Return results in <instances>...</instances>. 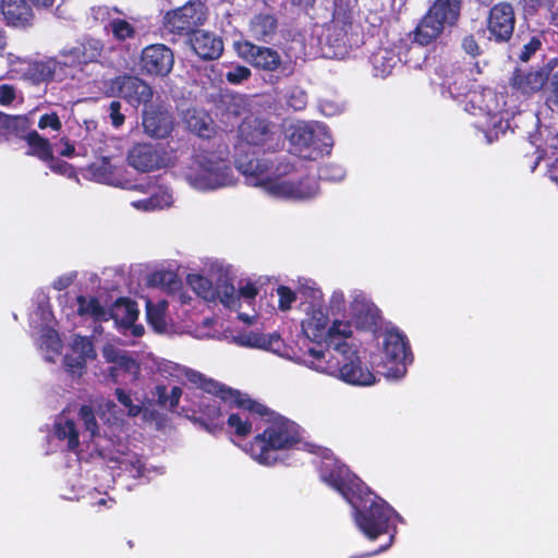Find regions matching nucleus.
I'll return each instance as SVG.
<instances>
[{
    "label": "nucleus",
    "mask_w": 558,
    "mask_h": 558,
    "mask_svg": "<svg viewBox=\"0 0 558 558\" xmlns=\"http://www.w3.org/2000/svg\"><path fill=\"white\" fill-rule=\"evenodd\" d=\"M106 29L110 31L113 38L118 41H124L135 37V27L126 20L116 17L109 21Z\"/></svg>",
    "instance_id": "nucleus-41"
},
{
    "label": "nucleus",
    "mask_w": 558,
    "mask_h": 558,
    "mask_svg": "<svg viewBox=\"0 0 558 558\" xmlns=\"http://www.w3.org/2000/svg\"><path fill=\"white\" fill-rule=\"evenodd\" d=\"M102 45L94 38L84 39L73 47L64 48L60 52L59 63L64 66H78L95 62L101 56Z\"/></svg>",
    "instance_id": "nucleus-18"
},
{
    "label": "nucleus",
    "mask_w": 558,
    "mask_h": 558,
    "mask_svg": "<svg viewBox=\"0 0 558 558\" xmlns=\"http://www.w3.org/2000/svg\"><path fill=\"white\" fill-rule=\"evenodd\" d=\"M441 86L453 99L465 97L473 87L469 73L460 68L451 69L450 73L445 75Z\"/></svg>",
    "instance_id": "nucleus-30"
},
{
    "label": "nucleus",
    "mask_w": 558,
    "mask_h": 558,
    "mask_svg": "<svg viewBox=\"0 0 558 558\" xmlns=\"http://www.w3.org/2000/svg\"><path fill=\"white\" fill-rule=\"evenodd\" d=\"M301 440L299 425L288 418L279 417L263 433L257 434L246 450L259 463L269 465L277 461L276 451L290 449Z\"/></svg>",
    "instance_id": "nucleus-4"
},
{
    "label": "nucleus",
    "mask_w": 558,
    "mask_h": 558,
    "mask_svg": "<svg viewBox=\"0 0 558 558\" xmlns=\"http://www.w3.org/2000/svg\"><path fill=\"white\" fill-rule=\"evenodd\" d=\"M86 361L87 360H85L84 356H80L77 354H66L64 356V365L66 371L73 375L77 374L81 376L83 374L84 369L86 368Z\"/></svg>",
    "instance_id": "nucleus-55"
},
{
    "label": "nucleus",
    "mask_w": 558,
    "mask_h": 558,
    "mask_svg": "<svg viewBox=\"0 0 558 558\" xmlns=\"http://www.w3.org/2000/svg\"><path fill=\"white\" fill-rule=\"evenodd\" d=\"M187 182L195 189L216 190L233 184L230 162L215 153L197 154L191 160L185 173Z\"/></svg>",
    "instance_id": "nucleus-5"
},
{
    "label": "nucleus",
    "mask_w": 558,
    "mask_h": 558,
    "mask_svg": "<svg viewBox=\"0 0 558 558\" xmlns=\"http://www.w3.org/2000/svg\"><path fill=\"white\" fill-rule=\"evenodd\" d=\"M207 20V10L201 0H191L163 15V28L170 34L187 36Z\"/></svg>",
    "instance_id": "nucleus-7"
},
{
    "label": "nucleus",
    "mask_w": 558,
    "mask_h": 558,
    "mask_svg": "<svg viewBox=\"0 0 558 558\" xmlns=\"http://www.w3.org/2000/svg\"><path fill=\"white\" fill-rule=\"evenodd\" d=\"M114 395L119 403L122 404L125 409H128L129 415L137 416L141 413V405L134 404L130 393L126 392L124 389L117 388Z\"/></svg>",
    "instance_id": "nucleus-53"
},
{
    "label": "nucleus",
    "mask_w": 558,
    "mask_h": 558,
    "mask_svg": "<svg viewBox=\"0 0 558 558\" xmlns=\"http://www.w3.org/2000/svg\"><path fill=\"white\" fill-rule=\"evenodd\" d=\"M29 71L34 81L49 82L53 80L56 68L50 61H39L35 62Z\"/></svg>",
    "instance_id": "nucleus-46"
},
{
    "label": "nucleus",
    "mask_w": 558,
    "mask_h": 558,
    "mask_svg": "<svg viewBox=\"0 0 558 558\" xmlns=\"http://www.w3.org/2000/svg\"><path fill=\"white\" fill-rule=\"evenodd\" d=\"M328 323V314L322 307H313L307 318L302 322L303 333L318 347H322L324 342L326 344L325 352L333 350V344H331V338L329 337L333 324L327 328Z\"/></svg>",
    "instance_id": "nucleus-17"
},
{
    "label": "nucleus",
    "mask_w": 558,
    "mask_h": 558,
    "mask_svg": "<svg viewBox=\"0 0 558 558\" xmlns=\"http://www.w3.org/2000/svg\"><path fill=\"white\" fill-rule=\"evenodd\" d=\"M189 129L202 138H210L215 134V125L210 117L194 112L186 119Z\"/></svg>",
    "instance_id": "nucleus-39"
},
{
    "label": "nucleus",
    "mask_w": 558,
    "mask_h": 558,
    "mask_svg": "<svg viewBox=\"0 0 558 558\" xmlns=\"http://www.w3.org/2000/svg\"><path fill=\"white\" fill-rule=\"evenodd\" d=\"M287 104L294 110L304 109L307 104V95L301 88L294 87L288 96Z\"/></svg>",
    "instance_id": "nucleus-58"
},
{
    "label": "nucleus",
    "mask_w": 558,
    "mask_h": 558,
    "mask_svg": "<svg viewBox=\"0 0 558 558\" xmlns=\"http://www.w3.org/2000/svg\"><path fill=\"white\" fill-rule=\"evenodd\" d=\"M357 3L359 0H333L331 20L326 26V44L333 49L335 57H343L364 41L363 26L355 19Z\"/></svg>",
    "instance_id": "nucleus-2"
},
{
    "label": "nucleus",
    "mask_w": 558,
    "mask_h": 558,
    "mask_svg": "<svg viewBox=\"0 0 558 558\" xmlns=\"http://www.w3.org/2000/svg\"><path fill=\"white\" fill-rule=\"evenodd\" d=\"M459 19L440 5V1H434L427 12L409 35L412 43L421 47L436 41L445 31V26H454Z\"/></svg>",
    "instance_id": "nucleus-8"
},
{
    "label": "nucleus",
    "mask_w": 558,
    "mask_h": 558,
    "mask_svg": "<svg viewBox=\"0 0 558 558\" xmlns=\"http://www.w3.org/2000/svg\"><path fill=\"white\" fill-rule=\"evenodd\" d=\"M547 78L548 72L544 69L525 71L515 68L509 78V84L513 90L524 96H532L543 89Z\"/></svg>",
    "instance_id": "nucleus-23"
},
{
    "label": "nucleus",
    "mask_w": 558,
    "mask_h": 558,
    "mask_svg": "<svg viewBox=\"0 0 558 558\" xmlns=\"http://www.w3.org/2000/svg\"><path fill=\"white\" fill-rule=\"evenodd\" d=\"M15 97V88L12 85H0V106H10L14 101Z\"/></svg>",
    "instance_id": "nucleus-63"
},
{
    "label": "nucleus",
    "mask_w": 558,
    "mask_h": 558,
    "mask_svg": "<svg viewBox=\"0 0 558 558\" xmlns=\"http://www.w3.org/2000/svg\"><path fill=\"white\" fill-rule=\"evenodd\" d=\"M277 293L279 296L278 307L281 311H287L291 308L292 303L296 300V294L289 287L280 286L277 289Z\"/></svg>",
    "instance_id": "nucleus-60"
},
{
    "label": "nucleus",
    "mask_w": 558,
    "mask_h": 558,
    "mask_svg": "<svg viewBox=\"0 0 558 558\" xmlns=\"http://www.w3.org/2000/svg\"><path fill=\"white\" fill-rule=\"evenodd\" d=\"M78 417L83 422L85 429L90 433L92 437H95L98 435V432H99L98 423H97L94 410L90 405H87V404L81 405L80 411H78Z\"/></svg>",
    "instance_id": "nucleus-48"
},
{
    "label": "nucleus",
    "mask_w": 558,
    "mask_h": 558,
    "mask_svg": "<svg viewBox=\"0 0 558 558\" xmlns=\"http://www.w3.org/2000/svg\"><path fill=\"white\" fill-rule=\"evenodd\" d=\"M252 75L251 70L245 65H235L226 73V78L231 84H241L248 80Z\"/></svg>",
    "instance_id": "nucleus-56"
},
{
    "label": "nucleus",
    "mask_w": 558,
    "mask_h": 558,
    "mask_svg": "<svg viewBox=\"0 0 558 558\" xmlns=\"http://www.w3.org/2000/svg\"><path fill=\"white\" fill-rule=\"evenodd\" d=\"M234 49L253 68L270 73L276 82L291 76L295 71V63L290 59L283 60L280 53L271 47L257 46L248 40H240L234 43Z\"/></svg>",
    "instance_id": "nucleus-6"
},
{
    "label": "nucleus",
    "mask_w": 558,
    "mask_h": 558,
    "mask_svg": "<svg viewBox=\"0 0 558 558\" xmlns=\"http://www.w3.org/2000/svg\"><path fill=\"white\" fill-rule=\"evenodd\" d=\"M116 84L118 85L119 96L132 107L137 108L140 105H147L153 98L150 85L137 76H119Z\"/></svg>",
    "instance_id": "nucleus-19"
},
{
    "label": "nucleus",
    "mask_w": 558,
    "mask_h": 558,
    "mask_svg": "<svg viewBox=\"0 0 558 558\" xmlns=\"http://www.w3.org/2000/svg\"><path fill=\"white\" fill-rule=\"evenodd\" d=\"M121 109L122 106L119 100H112L108 106L110 122L114 129L121 128L125 122V116Z\"/></svg>",
    "instance_id": "nucleus-57"
},
{
    "label": "nucleus",
    "mask_w": 558,
    "mask_h": 558,
    "mask_svg": "<svg viewBox=\"0 0 558 558\" xmlns=\"http://www.w3.org/2000/svg\"><path fill=\"white\" fill-rule=\"evenodd\" d=\"M193 51L203 60H216L223 52L221 37L210 32L196 31L191 38Z\"/></svg>",
    "instance_id": "nucleus-25"
},
{
    "label": "nucleus",
    "mask_w": 558,
    "mask_h": 558,
    "mask_svg": "<svg viewBox=\"0 0 558 558\" xmlns=\"http://www.w3.org/2000/svg\"><path fill=\"white\" fill-rule=\"evenodd\" d=\"M54 435L59 440H68V449L75 450L80 446L78 430L71 418L56 422L53 425Z\"/></svg>",
    "instance_id": "nucleus-36"
},
{
    "label": "nucleus",
    "mask_w": 558,
    "mask_h": 558,
    "mask_svg": "<svg viewBox=\"0 0 558 558\" xmlns=\"http://www.w3.org/2000/svg\"><path fill=\"white\" fill-rule=\"evenodd\" d=\"M227 402L230 404V408L235 407L241 410L240 412H245L248 415L257 414L259 416H265L268 414L267 407L252 400L247 395H242L239 390L232 388L230 396L226 397L225 403Z\"/></svg>",
    "instance_id": "nucleus-33"
},
{
    "label": "nucleus",
    "mask_w": 558,
    "mask_h": 558,
    "mask_svg": "<svg viewBox=\"0 0 558 558\" xmlns=\"http://www.w3.org/2000/svg\"><path fill=\"white\" fill-rule=\"evenodd\" d=\"M226 423L230 434L239 438H245L252 432L253 423L250 420V415L245 412L231 413Z\"/></svg>",
    "instance_id": "nucleus-38"
},
{
    "label": "nucleus",
    "mask_w": 558,
    "mask_h": 558,
    "mask_svg": "<svg viewBox=\"0 0 558 558\" xmlns=\"http://www.w3.org/2000/svg\"><path fill=\"white\" fill-rule=\"evenodd\" d=\"M126 160L140 172H151L166 166V151L159 145L137 143L130 148Z\"/></svg>",
    "instance_id": "nucleus-13"
},
{
    "label": "nucleus",
    "mask_w": 558,
    "mask_h": 558,
    "mask_svg": "<svg viewBox=\"0 0 558 558\" xmlns=\"http://www.w3.org/2000/svg\"><path fill=\"white\" fill-rule=\"evenodd\" d=\"M143 128L150 137L166 138L173 130V116L160 106H150L143 111Z\"/></svg>",
    "instance_id": "nucleus-21"
},
{
    "label": "nucleus",
    "mask_w": 558,
    "mask_h": 558,
    "mask_svg": "<svg viewBox=\"0 0 558 558\" xmlns=\"http://www.w3.org/2000/svg\"><path fill=\"white\" fill-rule=\"evenodd\" d=\"M89 173L98 182L110 183L113 174V167L109 158H101L100 162H94L88 167Z\"/></svg>",
    "instance_id": "nucleus-44"
},
{
    "label": "nucleus",
    "mask_w": 558,
    "mask_h": 558,
    "mask_svg": "<svg viewBox=\"0 0 558 558\" xmlns=\"http://www.w3.org/2000/svg\"><path fill=\"white\" fill-rule=\"evenodd\" d=\"M352 319L357 329L374 330L380 320L379 308L368 302H355L352 307Z\"/></svg>",
    "instance_id": "nucleus-29"
},
{
    "label": "nucleus",
    "mask_w": 558,
    "mask_h": 558,
    "mask_svg": "<svg viewBox=\"0 0 558 558\" xmlns=\"http://www.w3.org/2000/svg\"><path fill=\"white\" fill-rule=\"evenodd\" d=\"M345 177L344 169L336 163H325L318 169V178L324 181L338 182Z\"/></svg>",
    "instance_id": "nucleus-49"
},
{
    "label": "nucleus",
    "mask_w": 558,
    "mask_h": 558,
    "mask_svg": "<svg viewBox=\"0 0 558 558\" xmlns=\"http://www.w3.org/2000/svg\"><path fill=\"white\" fill-rule=\"evenodd\" d=\"M186 282L199 298L207 302H215L214 286L208 278L199 274H190Z\"/></svg>",
    "instance_id": "nucleus-40"
},
{
    "label": "nucleus",
    "mask_w": 558,
    "mask_h": 558,
    "mask_svg": "<svg viewBox=\"0 0 558 558\" xmlns=\"http://www.w3.org/2000/svg\"><path fill=\"white\" fill-rule=\"evenodd\" d=\"M515 11L509 1H499L489 5L485 20L487 39L496 45L509 44L514 35Z\"/></svg>",
    "instance_id": "nucleus-10"
},
{
    "label": "nucleus",
    "mask_w": 558,
    "mask_h": 558,
    "mask_svg": "<svg viewBox=\"0 0 558 558\" xmlns=\"http://www.w3.org/2000/svg\"><path fill=\"white\" fill-rule=\"evenodd\" d=\"M278 31V19L274 13L259 12L252 16L248 23L251 36L262 43H270Z\"/></svg>",
    "instance_id": "nucleus-27"
},
{
    "label": "nucleus",
    "mask_w": 558,
    "mask_h": 558,
    "mask_svg": "<svg viewBox=\"0 0 558 558\" xmlns=\"http://www.w3.org/2000/svg\"><path fill=\"white\" fill-rule=\"evenodd\" d=\"M319 476L323 482L339 492L348 502L366 486L347 465L338 461L323 462Z\"/></svg>",
    "instance_id": "nucleus-11"
},
{
    "label": "nucleus",
    "mask_w": 558,
    "mask_h": 558,
    "mask_svg": "<svg viewBox=\"0 0 558 558\" xmlns=\"http://www.w3.org/2000/svg\"><path fill=\"white\" fill-rule=\"evenodd\" d=\"M258 294V289L253 282H247L245 286L240 288L239 296L246 300H254Z\"/></svg>",
    "instance_id": "nucleus-64"
},
{
    "label": "nucleus",
    "mask_w": 558,
    "mask_h": 558,
    "mask_svg": "<svg viewBox=\"0 0 558 558\" xmlns=\"http://www.w3.org/2000/svg\"><path fill=\"white\" fill-rule=\"evenodd\" d=\"M525 16H534L544 5V0H518Z\"/></svg>",
    "instance_id": "nucleus-62"
},
{
    "label": "nucleus",
    "mask_w": 558,
    "mask_h": 558,
    "mask_svg": "<svg viewBox=\"0 0 558 558\" xmlns=\"http://www.w3.org/2000/svg\"><path fill=\"white\" fill-rule=\"evenodd\" d=\"M290 142L304 158L312 159L314 158L312 150H319L315 130L307 124L294 125L291 130Z\"/></svg>",
    "instance_id": "nucleus-28"
},
{
    "label": "nucleus",
    "mask_w": 558,
    "mask_h": 558,
    "mask_svg": "<svg viewBox=\"0 0 558 558\" xmlns=\"http://www.w3.org/2000/svg\"><path fill=\"white\" fill-rule=\"evenodd\" d=\"M76 303L78 316H90L95 322L109 320V311L100 304L96 296H92L87 300L84 295H78Z\"/></svg>",
    "instance_id": "nucleus-35"
},
{
    "label": "nucleus",
    "mask_w": 558,
    "mask_h": 558,
    "mask_svg": "<svg viewBox=\"0 0 558 558\" xmlns=\"http://www.w3.org/2000/svg\"><path fill=\"white\" fill-rule=\"evenodd\" d=\"M234 162L236 169L244 174L254 185H262L269 180V167L267 163L255 157L252 151L250 157L241 145H234Z\"/></svg>",
    "instance_id": "nucleus-20"
},
{
    "label": "nucleus",
    "mask_w": 558,
    "mask_h": 558,
    "mask_svg": "<svg viewBox=\"0 0 558 558\" xmlns=\"http://www.w3.org/2000/svg\"><path fill=\"white\" fill-rule=\"evenodd\" d=\"M189 380L195 384L203 392L210 395L209 397L220 399L225 402L226 397L230 396L231 388L219 384L218 381L206 378L202 373L192 372L189 375Z\"/></svg>",
    "instance_id": "nucleus-34"
},
{
    "label": "nucleus",
    "mask_w": 558,
    "mask_h": 558,
    "mask_svg": "<svg viewBox=\"0 0 558 558\" xmlns=\"http://www.w3.org/2000/svg\"><path fill=\"white\" fill-rule=\"evenodd\" d=\"M461 47L463 51L472 58H476L482 54V49L473 34H469L462 38Z\"/></svg>",
    "instance_id": "nucleus-61"
},
{
    "label": "nucleus",
    "mask_w": 558,
    "mask_h": 558,
    "mask_svg": "<svg viewBox=\"0 0 558 558\" xmlns=\"http://www.w3.org/2000/svg\"><path fill=\"white\" fill-rule=\"evenodd\" d=\"M147 322L157 331H163L166 329V322L163 313L150 302L146 305Z\"/></svg>",
    "instance_id": "nucleus-50"
},
{
    "label": "nucleus",
    "mask_w": 558,
    "mask_h": 558,
    "mask_svg": "<svg viewBox=\"0 0 558 558\" xmlns=\"http://www.w3.org/2000/svg\"><path fill=\"white\" fill-rule=\"evenodd\" d=\"M545 105L553 112H558V71L549 73L546 84L543 87Z\"/></svg>",
    "instance_id": "nucleus-43"
},
{
    "label": "nucleus",
    "mask_w": 558,
    "mask_h": 558,
    "mask_svg": "<svg viewBox=\"0 0 558 558\" xmlns=\"http://www.w3.org/2000/svg\"><path fill=\"white\" fill-rule=\"evenodd\" d=\"M351 336L352 328L349 322L335 320L329 333L333 350L325 352L313 347L308 348V355L313 357L312 363H317V368L324 373L350 385L371 386L375 384L376 376L361 360L356 347L347 342Z\"/></svg>",
    "instance_id": "nucleus-1"
},
{
    "label": "nucleus",
    "mask_w": 558,
    "mask_h": 558,
    "mask_svg": "<svg viewBox=\"0 0 558 558\" xmlns=\"http://www.w3.org/2000/svg\"><path fill=\"white\" fill-rule=\"evenodd\" d=\"M459 19L440 5V1H434L427 12L409 35L412 43L421 47L436 41L445 31V26H454Z\"/></svg>",
    "instance_id": "nucleus-9"
},
{
    "label": "nucleus",
    "mask_w": 558,
    "mask_h": 558,
    "mask_svg": "<svg viewBox=\"0 0 558 558\" xmlns=\"http://www.w3.org/2000/svg\"><path fill=\"white\" fill-rule=\"evenodd\" d=\"M543 46V33L535 34L530 37L529 41L525 43L518 54V59L521 62H527L531 58L542 49Z\"/></svg>",
    "instance_id": "nucleus-47"
},
{
    "label": "nucleus",
    "mask_w": 558,
    "mask_h": 558,
    "mask_svg": "<svg viewBox=\"0 0 558 558\" xmlns=\"http://www.w3.org/2000/svg\"><path fill=\"white\" fill-rule=\"evenodd\" d=\"M38 128L40 130L50 129L58 132L62 129V122L57 112L44 113L38 120Z\"/></svg>",
    "instance_id": "nucleus-59"
},
{
    "label": "nucleus",
    "mask_w": 558,
    "mask_h": 558,
    "mask_svg": "<svg viewBox=\"0 0 558 558\" xmlns=\"http://www.w3.org/2000/svg\"><path fill=\"white\" fill-rule=\"evenodd\" d=\"M215 302L219 301L228 308H234L239 305V295L235 293L234 286L227 278H219L214 287Z\"/></svg>",
    "instance_id": "nucleus-37"
},
{
    "label": "nucleus",
    "mask_w": 558,
    "mask_h": 558,
    "mask_svg": "<svg viewBox=\"0 0 558 558\" xmlns=\"http://www.w3.org/2000/svg\"><path fill=\"white\" fill-rule=\"evenodd\" d=\"M385 363L393 373H404L405 363L412 356L407 337L397 329L388 330L384 337Z\"/></svg>",
    "instance_id": "nucleus-14"
},
{
    "label": "nucleus",
    "mask_w": 558,
    "mask_h": 558,
    "mask_svg": "<svg viewBox=\"0 0 558 558\" xmlns=\"http://www.w3.org/2000/svg\"><path fill=\"white\" fill-rule=\"evenodd\" d=\"M148 282L153 287L167 288L169 290H175L181 284L178 275L170 270L154 271L150 274Z\"/></svg>",
    "instance_id": "nucleus-42"
},
{
    "label": "nucleus",
    "mask_w": 558,
    "mask_h": 558,
    "mask_svg": "<svg viewBox=\"0 0 558 558\" xmlns=\"http://www.w3.org/2000/svg\"><path fill=\"white\" fill-rule=\"evenodd\" d=\"M349 504L354 510L357 527L368 539H376L389 532V525L396 511L366 485Z\"/></svg>",
    "instance_id": "nucleus-3"
},
{
    "label": "nucleus",
    "mask_w": 558,
    "mask_h": 558,
    "mask_svg": "<svg viewBox=\"0 0 558 558\" xmlns=\"http://www.w3.org/2000/svg\"><path fill=\"white\" fill-rule=\"evenodd\" d=\"M116 368L119 372L124 374H130L133 376H137L140 373V365L135 359L125 353L119 361L114 364Z\"/></svg>",
    "instance_id": "nucleus-54"
},
{
    "label": "nucleus",
    "mask_w": 558,
    "mask_h": 558,
    "mask_svg": "<svg viewBox=\"0 0 558 558\" xmlns=\"http://www.w3.org/2000/svg\"><path fill=\"white\" fill-rule=\"evenodd\" d=\"M275 135L274 126L268 120L248 116L238 126L235 145H241L244 150L245 147L270 149Z\"/></svg>",
    "instance_id": "nucleus-12"
},
{
    "label": "nucleus",
    "mask_w": 558,
    "mask_h": 558,
    "mask_svg": "<svg viewBox=\"0 0 558 558\" xmlns=\"http://www.w3.org/2000/svg\"><path fill=\"white\" fill-rule=\"evenodd\" d=\"M73 349L77 355L84 356L85 360L96 357L93 342L86 337H77L74 340Z\"/></svg>",
    "instance_id": "nucleus-52"
},
{
    "label": "nucleus",
    "mask_w": 558,
    "mask_h": 558,
    "mask_svg": "<svg viewBox=\"0 0 558 558\" xmlns=\"http://www.w3.org/2000/svg\"><path fill=\"white\" fill-rule=\"evenodd\" d=\"M221 402L220 399L202 395L198 401V409L193 411L190 420L199 424L213 435L221 433L225 426Z\"/></svg>",
    "instance_id": "nucleus-16"
},
{
    "label": "nucleus",
    "mask_w": 558,
    "mask_h": 558,
    "mask_svg": "<svg viewBox=\"0 0 558 558\" xmlns=\"http://www.w3.org/2000/svg\"><path fill=\"white\" fill-rule=\"evenodd\" d=\"M31 126L32 123L28 117L12 116L7 131L13 134L15 137L25 141L28 134L33 131Z\"/></svg>",
    "instance_id": "nucleus-45"
},
{
    "label": "nucleus",
    "mask_w": 558,
    "mask_h": 558,
    "mask_svg": "<svg viewBox=\"0 0 558 558\" xmlns=\"http://www.w3.org/2000/svg\"><path fill=\"white\" fill-rule=\"evenodd\" d=\"M271 190L280 196L307 199L317 195L318 183L313 177H305L298 182L280 181L271 185Z\"/></svg>",
    "instance_id": "nucleus-24"
},
{
    "label": "nucleus",
    "mask_w": 558,
    "mask_h": 558,
    "mask_svg": "<svg viewBox=\"0 0 558 558\" xmlns=\"http://www.w3.org/2000/svg\"><path fill=\"white\" fill-rule=\"evenodd\" d=\"M25 142L27 144V156L35 157L45 163L52 159L53 148L50 141L41 136L36 130L28 134Z\"/></svg>",
    "instance_id": "nucleus-32"
},
{
    "label": "nucleus",
    "mask_w": 558,
    "mask_h": 558,
    "mask_svg": "<svg viewBox=\"0 0 558 558\" xmlns=\"http://www.w3.org/2000/svg\"><path fill=\"white\" fill-rule=\"evenodd\" d=\"M172 50L163 44L145 47L141 54V70L147 75L166 76L173 68Z\"/></svg>",
    "instance_id": "nucleus-15"
},
{
    "label": "nucleus",
    "mask_w": 558,
    "mask_h": 558,
    "mask_svg": "<svg viewBox=\"0 0 558 558\" xmlns=\"http://www.w3.org/2000/svg\"><path fill=\"white\" fill-rule=\"evenodd\" d=\"M46 163H48L49 169L57 174L64 175L69 179L76 177L75 168L71 163H69L68 161L54 158L53 155H52V159L48 160Z\"/></svg>",
    "instance_id": "nucleus-51"
},
{
    "label": "nucleus",
    "mask_w": 558,
    "mask_h": 558,
    "mask_svg": "<svg viewBox=\"0 0 558 558\" xmlns=\"http://www.w3.org/2000/svg\"><path fill=\"white\" fill-rule=\"evenodd\" d=\"M235 339L242 347L262 349L277 354H281L286 347L278 332L263 333L258 331H248L239 335Z\"/></svg>",
    "instance_id": "nucleus-26"
},
{
    "label": "nucleus",
    "mask_w": 558,
    "mask_h": 558,
    "mask_svg": "<svg viewBox=\"0 0 558 558\" xmlns=\"http://www.w3.org/2000/svg\"><path fill=\"white\" fill-rule=\"evenodd\" d=\"M109 319L122 327H131L138 317L137 304L128 298H119L109 311Z\"/></svg>",
    "instance_id": "nucleus-31"
},
{
    "label": "nucleus",
    "mask_w": 558,
    "mask_h": 558,
    "mask_svg": "<svg viewBox=\"0 0 558 558\" xmlns=\"http://www.w3.org/2000/svg\"><path fill=\"white\" fill-rule=\"evenodd\" d=\"M0 15L7 26L24 29L33 25L35 17L27 0H0Z\"/></svg>",
    "instance_id": "nucleus-22"
}]
</instances>
